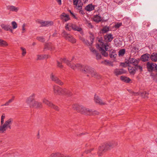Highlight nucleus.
<instances>
[{"label": "nucleus", "instance_id": "nucleus-43", "mask_svg": "<svg viewBox=\"0 0 157 157\" xmlns=\"http://www.w3.org/2000/svg\"><path fill=\"white\" fill-rule=\"evenodd\" d=\"M135 68L136 70H140V72H141L143 71V67L142 66L140 65H135Z\"/></svg>", "mask_w": 157, "mask_h": 157}, {"label": "nucleus", "instance_id": "nucleus-51", "mask_svg": "<svg viewBox=\"0 0 157 157\" xmlns=\"http://www.w3.org/2000/svg\"><path fill=\"white\" fill-rule=\"evenodd\" d=\"M102 63H103V62H102ZM103 63H104L105 64L107 65H109L110 63V62H109V61L107 60H104L103 62Z\"/></svg>", "mask_w": 157, "mask_h": 157}, {"label": "nucleus", "instance_id": "nucleus-8", "mask_svg": "<svg viewBox=\"0 0 157 157\" xmlns=\"http://www.w3.org/2000/svg\"><path fill=\"white\" fill-rule=\"evenodd\" d=\"M72 155L70 154H62L59 152L51 153L48 157H71Z\"/></svg>", "mask_w": 157, "mask_h": 157}, {"label": "nucleus", "instance_id": "nucleus-15", "mask_svg": "<svg viewBox=\"0 0 157 157\" xmlns=\"http://www.w3.org/2000/svg\"><path fill=\"white\" fill-rule=\"evenodd\" d=\"M94 100L96 103L100 105H103L107 104L105 102L103 101L99 96H96V95L94 96Z\"/></svg>", "mask_w": 157, "mask_h": 157}, {"label": "nucleus", "instance_id": "nucleus-35", "mask_svg": "<svg viewBox=\"0 0 157 157\" xmlns=\"http://www.w3.org/2000/svg\"><path fill=\"white\" fill-rule=\"evenodd\" d=\"M66 59L65 58H64L63 59L60 58V59L59 61L58 60L57 61V66L58 67H59L61 68H62L63 67V65H62V63H64V62H63V61L62 62L60 60L61 59Z\"/></svg>", "mask_w": 157, "mask_h": 157}, {"label": "nucleus", "instance_id": "nucleus-28", "mask_svg": "<svg viewBox=\"0 0 157 157\" xmlns=\"http://www.w3.org/2000/svg\"><path fill=\"white\" fill-rule=\"evenodd\" d=\"M128 69L131 75H134L135 74L136 71L135 67H132L129 66Z\"/></svg>", "mask_w": 157, "mask_h": 157}, {"label": "nucleus", "instance_id": "nucleus-7", "mask_svg": "<svg viewBox=\"0 0 157 157\" xmlns=\"http://www.w3.org/2000/svg\"><path fill=\"white\" fill-rule=\"evenodd\" d=\"M36 22L40 24L41 26L42 27H48L53 25V21H45L40 19H37Z\"/></svg>", "mask_w": 157, "mask_h": 157}, {"label": "nucleus", "instance_id": "nucleus-33", "mask_svg": "<svg viewBox=\"0 0 157 157\" xmlns=\"http://www.w3.org/2000/svg\"><path fill=\"white\" fill-rule=\"evenodd\" d=\"M89 73L90 74L91 76L94 78H98V74L95 71V70L93 68L90 72Z\"/></svg>", "mask_w": 157, "mask_h": 157}, {"label": "nucleus", "instance_id": "nucleus-50", "mask_svg": "<svg viewBox=\"0 0 157 157\" xmlns=\"http://www.w3.org/2000/svg\"><path fill=\"white\" fill-rule=\"evenodd\" d=\"M142 95H144V97H147V96L149 94L146 91H144L142 93Z\"/></svg>", "mask_w": 157, "mask_h": 157}, {"label": "nucleus", "instance_id": "nucleus-48", "mask_svg": "<svg viewBox=\"0 0 157 157\" xmlns=\"http://www.w3.org/2000/svg\"><path fill=\"white\" fill-rule=\"evenodd\" d=\"M122 25V23H118L117 24H116L115 25V29H118L119 28L120 26H121Z\"/></svg>", "mask_w": 157, "mask_h": 157}, {"label": "nucleus", "instance_id": "nucleus-13", "mask_svg": "<svg viewBox=\"0 0 157 157\" xmlns=\"http://www.w3.org/2000/svg\"><path fill=\"white\" fill-rule=\"evenodd\" d=\"M99 42H100V46L103 47V48L105 49L106 51H109L110 49V47L109 45L110 44L106 43L104 44L102 41V40H99Z\"/></svg>", "mask_w": 157, "mask_h": 157}, {"label": "nucleus", "instance_id": "nucleus-31", "mask_svg": "<svg viewBox=\"0 0 157 157\" xmlns=\"http://www.w3.org/2000/svg\"><path fill=\"white\" fill-rule=\"evenodd\" d=\"M120 79L122 81L126 83L129 82L131 80L129 78L124 76H121Z\"/></svg>", "mask_w": 157, "mask_h": 157}, {"label": "nucleus", "instance_id": "nucleus-58", "mask_svg": "<svg viewBox=\"0 0 157 157\" xmlns=\"http://www.w3.org/2000/svg\"><path fill=\"white\" fill-rule=\"evenodd\" d=\"M10 124H9L8 126V128L10 129H11V125H10Z\"/></svg>", "mask_w": 157, "mask_h": 157}, {"label": "nucleus", "instance_id": "nucleus-21", "mask_svg": "<svg viewBox=\"0 0 157 157\" xmlns=\"http://www.w3.org/2000/svg\"><path fill=\"white\" fill-rule=\"evenodd\" d=\"M65 28L68 29H79L75 25H73L71 23L68 24L65 26Z\"/></svg>", "mask_w": 157, "mask_h": 157}, {"label": "nucleus", "instance_id": "nucleus-27", "mask_svg": "<svg viewBox=\"0 0 157 157\" xmlns=\"http://www.w3.org/2000/svg\"><path fill=\"white\" fill-rule=\"evenodd\" d=\"M98 46L99 47V50L101 52V54L105 57L107 56L108 54L106 52V51L103 48V47L100 46L99 45H98Z\"/></svg>", "mask_w": 157, "mask_h": 157}, {"label": "nucleus", "instance_id": "nucleus-19", "mask_svg": "<svg viewBox=\"0 0 157 157\" xmlns=\"http://www.w3.org/2000/svg\"><path fill=\"white\" fill-rule=\"evenodd\" d=\"M126 72V71L123 69H116L114 71V74L117 76L125 73Z\"/></svg>", "mask_w": 157, "mask_h": 157}, {"label": "nucleus", "instance_id": "nucleus-56", "mask_svg": "<svg viewBox=\"0 0 157 157\" xmlns=\"http://www.w3.org/2000/svg\"><path fill=\"white\" fill-rule=\"evenodd\" d=\"M121 65L124 67H126V65L124 63H121Z\"/></svg>", "mask_w": 157, "mask_h": 157}, {"label": "nucleus", "instance_id": "nucleus-6", "mask_svg": "<svg viewBox=\"0 0 157 157\" xmlns=\"http://www.w3.org/2000/svg\"><path fill=\"white\" fill-rule=\"evenodd\" d=\"M13 122L12 119H9L5 121L4 124L0 126V133H4L5 132L9 124H11Z\"/></svg>", "mask_w": 157, "mask_h": 157}, {"label": "nucleus", "instance_id": "nucleus-1", "mask_svg": "<svg viewBox=\"0 0 157 157\" xmlns=\"http://www.w3.org/2000/svg\"><path fill=\"white\" fill-rule=\"evenodd\" d=\"M73 108L76 110L78 112L83 114L87 115H91L94 114H98L97 112L92 111L89 109L87 108L82 105H80L77 104H74L72 105Z\"/></svg>", "mask_w": 157, "mask_h": 157}, {"label": "nucleus", "instance_id": "nucleus-57", "mask_svg": "<svg viewBox=\"0 0 157 157\" xmlns=\"http://www.w3.org/2000/svg\"><path fill=\"white\" fill-rule=\"evenodd\" d=\"M58 4L60 5L61 4V0H56Z\"/></svg>", "mask_w": 157, "mask_h": 157}, {"label": "nucleus", "instance_id": "nucleus-41", "mask_svg": "<svg viewBox=\"0 0 157 157\" xmlns=\"http://www.w3.org/2000/svg\"><path fill=\"white\" fill-rule=\"evenodd\" d=\"M8 45L7 43L5 41L0 39V46H5Z\"/></svg>", "mask_w": 157, "mask_h": 157}, {"label": "nucleus", "instance_id": "nucleus-32", "mask_svg": "<svg viewBox=\"0 0 157 157\" xmlns=\"http://www.w3.org/2000/svg\"><path fill=\"white\" fill-rule=\"evenodd\" d=\"M105 39L109 42L111 41L113 39L112 35L111 34H109L104 36Z\"/></svg>", "mask_w": 157, "mask_h": 157}, {"label": "nucleus", "instance_id": "nucleus-30", "mask_svg": "<svg viewBox=\"0 0 157 157\" xmlns=\"http://www.w3.org/2000/svg\"><path fill=\"white\" fill-rule=\"evenodd\" d=\"M48 58V56L47 55H38L37 56V60H42L44 59H47Z\"/></svg>", "mask_w": 157, "mask_h": 157}, {"label": "nucleus", "instance_id": "nucleus-53", "mask_svg": "<svg viewBox=\"0 0 157 157\" xmlns=\"http://www.w3.org/2000/svg\"><path fill=\"white\" fill-rule=\"evenodd\" d=\"M81 7H81L80 9H78V10H79V13L81 14H83L85 13L84 12L83 10L81 9H82Z\"/></svg>", "mask_w": 157, "mask_h": 157}, {"label": "nucleus", "instance_id": "nucleus-54", "mask_svg": "<svg viewBox=\"0 0 157 157\" xmlns=\"http://www.w3.org/2000/svg\"><path fill=\"white\" fill-rule=\"evenodd\" d=\"M27 26V25L26 24H23L22 26V29H25L27 28L26 27Z\"/></svg>", "mask_w": 157, "mask_h": 157}, {"label": "nucleus", "instance_id": "nucleus-59", "mask_svg": "<svg viewBox=\"0 0 157 157\" xmlns=\"http://www.w3.org/2000/svg\"><path fill=\"white\" fill-rule=\"evenodd\" d=\"M103 32H104L105 33L107 32L109 30H101Z\"/></svg>", "mask_w": 157, "mask_h": 157}, {"label": "nucleus", "instance_id": "nucleus-29", "mask_svg": "<svg viewBox=\"0 0 157 157\" xmlns=\"http://www.w3.org/2000/svg\"><path fill=\"white\" fill-rule=\"evenodd\" d=\"M150 57L152 61L155 62L157 61V53H153L150 56Z\"/></svg>", "mask_w": 157, "mask_h": 157}, {"label": "nucleus", "instance_id": "nucleus-5", "mask_svg": "<svg viewBox=\"0 0 157 157\" xmlns=\"http://www.w3.org/2000/svg\"><path fill=\"white\" fill-rule=\"evenodd\" d=\"M53 89L54 93L55 95H63L66 90V88H60L56 85L53 86Z\"/></svg>", "mask_w": 157, "mask_h": 157}, {"label": "nucleus", "instance_id": "nucleus-63", "mask_svg": "<svg viewBox=\"0 0 157 157\" xmlns=\"http://www.w3.org/2000/svg\"><path fill=\"white\" fill-rule=\"evenodd\" d=\"M83 133H80V134H79V136H81V135H83Z\"/></svg>", "mask_w": 157, "mask_h": 157}, {"label": "nucleus", "instance_id": "nucleus-12", "mask_svg": "<svg viewBox=\"0 0 157 157\" xmlns=\"http://www.w3.org/2000/svg\"><path fill=\"white\" fill-rule=\"evenodd\" d=\"M35 94L33 93L30 96L27 98L26 100V103L29 105L31 107H32V105L33 104V102L35 101L34 100L35 97Z\"/></svg>", "mask_w": 157, "mask_h": 157}, {"label": "nucleus", "instance_id": "nucleus-44", "mask_svg": "<svg viewBox=\"0 0 157 157\" xmlns=\"http://www.w3.org/2000/svg\"><path fill=\"white\" fill-rule=\"evenodd\" d=\"M11 25L13 29H16L17 27V24L16 22L14 21H13L11 22Z\"/></svg>", "mask_w": 157, "mask_h": 157}, {"label": "nucleus", "instance_id": "nucleus-17", "mask_svg": "<svg viewBox=\"0 0 157 157\" xmlns=\"http://www.w3.org/2000/svg\"><path fill=\"white\" fill-rule=\"evenodd\" d=\"M74 4L76 6L77 9H80L83 5L82 2L79 0H73Z\"/></svg>", "mask_w": 157, "mask_h": 157}, {"label": "nucleus", "instance_id": "nucleus-14", "mask_svg": "<svg viewBox=\"0 0 157 157\" xmlns=\"http://www.w3.org/2000/svg\"><path fill=\"white\" fill-rule=\"evenodd\" d=\"M147 69L149 71H152L154 70L155 68L156 69V68L157 65L155 63H150L149 62H148L147 63Z\"/></svg>", "mask_w": 157, "mask_h": 157}, {"label": "nucleus", "instance_id": "nucleus-3", "mask_svg": "<svg viewBox=\"0 0 157 157\" xmlns=\"http://www.w3.org/2000/svg\"><path fill=\"white\" fill-rule=\"evenodd\" d=\"M62 62L63 61L68 66L71 67L73 70H75L77 68L80 69L82 71L84 65H82L81 64L77 63L76 64L73 63L71 64L70 62L65 59H61L60 60Z\"/></svg>", "mask_w": 157, "mask_h": 157}, {"label": "nucleus", "instance_id": "nucleus-47", "mask_svg": "<svg viewBox=\"0 0 157 157\" xmlns=\"http://www.w3.org/2000/svg\"><path fill=\"white\" fill-rule=\"evenodd\" d=\"M125 53V50L124 49L120 50L119 52V54L121 55H123Z\"/></svg>", "mask_w": 157, "mask_h": 157}, {"label": "nucleus", "instance_id": "nucleus-22", "mask_svg": "<svg viewBox=\"0 0 157 157\" xmlns=\"http://www.w3.org/2000/svg\"><path fill=\"white\" fill-rule=\"evenodd\" d=\"M93 69V68L90 66L87 65H84L83 68L82 69V71L85 72L89 73Z\"/></svg>", "mask_w": 157, "mask_h": 157}, {"label": "nucleus", "instance_id": "nucleus-49", "mask_svg": "<svg viewBox=\"0 0 157 157\" xmlns=\"http://www.w3.org/2000/svg\"><path fill=\"white\" fill-rule=\"evenodd\" d=\"M123 21L124 23L126 24L129 22L130 20L129 19L124 18L123 19Z\"/></svg>", "mask_w": 157, "mask_h": 157}, {"label": "nucleus", "instance_id": "nucleus-20", "mask_svg": "<svg viewBox=\"0 0 157 157\" xmlns=\"http://www.w3.org/2000/svg\"><path fill=\"white\" fill-rule=\"evenodd\" d=\"M150 57V55L148 53H146L142 55L140 59L143 62H145L148 61Z\"/></svg>", "mask_w": 157, "mask_h": 157}, {"label": "nucleus", "instance_id": "nucleus-42", "mask_svg": "<svg viewBox=\"0 0 157 157\" xmlns=\"http://www.w3.org/2000/svg\"><path fill=\"white\" fill-rule=\"evenodd\" d=\"M36 39L38 41L42 42H44L45 41L44 38L43 36H39L36 37Z\"/></svg>", "mask_w": 157, "mask_h": 157}, {"label": "nucleus", "instance_id": "nucleus-64", "mask_svg": "<svg viewBox=\"0 0 157 157\" xmlns=\"http://www.w3.org/2000/svg\"><path fill=\"white\" fill-rule=\"evenodd\" d=\"M11 33H13V30H10Z\"/></svg>", "mask_w": 157, "mask_h": 157}, {"label": "nucleus", "instance_id": "nucleus-55", "mask_svg": "<svg viewBox=\"0 0 157 157\" xmlns=\"http://www.w3.org/2000/svg\"><path fill=\"white\" fill-rule=\"evenodd\" d=\"M82 35H83V30H76Z\"/></svg>", "mask_w": 157, "mask_h": 157}, {"label": "nucleus", "instance_id": "nucleus-10", "mask_svg": "<svg viewBox=\"0 0 157 157\" xmlns=\"http://www.w3.org/2000/svg\"><path fill=\"white\" fill-rule=\"evenodd\" d=\"M50 78L52 81L54 82L55 83L59 85L62 86L64 84L63 82L53 73L51 74Z\"/></svg>", "mask_w": 157, "mask_h": 157}, {"label": "nucleus", "instance_id": "nucleus-9", "mask_svg": "<svg viewBox=\"0 0 157 157\" xmlns=\"http://www.w3.org/2000/svg\"><path fill=\"white\" fill-rule=\"evenodd\" d=\"M43 102L52 109H53L57 111H59V109L58 106L55 105L46 98L43 99Z\"/></svg>", "mask_w": 157, "mask_h": 157}, {"label": "nucleus", "instance_id": "nucleus-40", "mask_svg": "<svg viewBox=\"0 0 157 157\" xmlns=\"http://www.w3.org/2000/svg\"><path fill=\"white\" fill-rule=\"evenodd\" d=\"M66 90L65 92L63 93V94L66 95L68 96H71L72 94L71 91L67 89H66Z\"/></svg>", "mask_w": 157, "mask_h": 157}, {"label": "nucleus", "instance_id": "nucleus-4", "mask_svg": "<svg viewBox=\"0 0 157 157\" xmlns=\"http://www.w3.org/2000/svg\"><path fill=\"white\" fill-rule=\"evenodd\" d=\"M62 36L66 40L73 43H75L76 42V40L70 34L69 32L64 30L62 33Z\"/></svg>", "mask_w": 157, "mask_h": 157}, {"label": "nucleus", "instance_id": "nucleus-39", "mask_svg": "<svg viewBox=\"0 0 157 157\" xmlns=\"http://www.w3.org/2000/svg\"><path fill=\"white\" fill-rule=\"evenodd\" d=\"M21 51V55L22 57L25 56L27 53L26 50V49L23 47H21L20 48Z\"/></svg>", "mask_w": 157, "mask_h": 157}, {"label": "nucleus", "instance_id": "nucleus-60", "mask_svg": "<svg viewBox=\"0 0 157 157\" xmlns=\"http://www.w3.org/2000/svg\"><path fill=\"white\" fill-rule=\"evenodd\" d=\"M71 14L72 15L73 17H75V15H74V14L72 13L71 12Z\"/></svg>", "mask_w": 157, "mask_h": 157}, {"label": "nucleus", "instance_id": "nucleus-25", "mask_svg": "<svg viewBox=\"0 0 157 157\" xmlns=\"http://www.w3.org/2000/svg\"><path fill=\"white\" fill-rule=\"evenodd\" d=\"M54 47L52 44L51 43H46L45 44L44 47V49L47 50H53Z\"/></svg>", "mask_w": 157, "mask_h": 157}, {"label": "nucleus", "instance_id": "nucleus-38", "mask_svg": "<svg viewBox=\"0 0 157 157\" xmlns=\"http://www.w3.org/2000/svg\"><path fill=\"white\" fill-rule=\"evenodd\" d=\"M93 20L94 21L98 22L100 21L101 20V18L100 16L97 15L94 16Z\"/></svg>", "mask_w": 157, "mask_h": 157}, {"label": "nucleus", "instance_id": "nucleus-61", "mask_svg": "<svg viewBox=\"0 0 157 157\" xmlns=\"http://www.w3.org/2000/svg\"><path fill=\"white\" fill-rule=\"evenodd\" d=\"M36 43H35V42H33V44H32V45L33 46H35V45H36Z\"/></svg>", "mask_w": 157, "mask_h": 157}, {"label": "nucleus", "instance_id": "nucleus-52", "mask_svg": "<svg viewBox=\"0 0 157 157\" xmlns=\"http://www.w3.org/2000/svg\"><path fill=\"white\" fill-rule=\"evenodd\" d=\"M94 149V148L90 149L89 150H86L85 151V153L86 154H88L90 152L92 151H93Z\"/></svg>", "mask_w": 157, "mask_h": 157}, {"label": "nucleus", "instance_id": "nucleus-36", "mask_svg": "<svg viewBox=\"0 0 157 157\" xmlns=\"http://www.w3.org/2000/svg\"><path fill=\"white\" fill-rule=\"evenodd\" d=\"M94 7L92 4H90L87 6L86 8V10L88 11H90L93 10L94 9Z\"/></svg>", "mask_w": 157, "mask_h": 157}, {"label": "nucleus", "instance_id": "nucleus-45", "mask_svg": "<svg viewBox=\"0 0 157 157\" xmlns=\"http://www.w3.org/2000/svg\"><path fill=\"white\" fill-rule=\"evenodd\" d=\"M5 116L4 115V114H3L1 116V124L2 125L4 123V119L5 118Z\"/></svg>", "mask_w": 157, "mask_h": 157}, {"label": "nucleus", "instance_id": "nucleus-46", "mask_svg": "<svg viewBox=\"0 0 157 157\" xmlns=\"http://www.w3.org/2000/svg\"><path fill=\"white\" fill-rule=\"evenodd\" d=\"M1 26L2 27V29H10V26L8 25H6L4 24H2L1 25Z\"/></svg>", "mask_w": 157, "mask_h": 157}, {"label": "nucleus", "instance_id": "nucleus-24", "mask_svg": "<svg viewBox=\"0 0 157 157\" xmlns=\"http://www.w3.org/2000/svg\"><path fill=\"white\" fill-rule=\"evenodd\" d=\"M7 9L12 11L17 12L19 10V8L13 6H6Z\"/></svg>", "mask_w": 157, "mask_h": 157}, {"label": "nucleus", "instance_id": "nucleus-26", "mask_svg": "<svg viewBox=\"0 0 157 157\" xmlns=\"http://www.w3.org/2000/svg\"><path fill=\"white\" fill-rule=\"evenodd\" d=\"M61 18L63 21H67L70 19L69 15L66 14L64 13H63L60 16Z\"/></svg>", "mask_w": 157, "mask_h": 157}, {"label": "nucleus", "instance_id": "nucleus-34", "mask_svg": "<svg viewBox=\"0 0 157 157\" xmlns=\"http://www.w3.org/2000/svg\"><path fill=\"white\" fill-rule=\"evenodd\" d=\"M14 96H13L11 99H10L8 101H7L4 104L2 105V106H8L10 105V104L14 101Z\"/></svg>", "mask_w": 157, "mask_h": 157}, {"label": "nucleus", "instance_id": "nucleus-2", "mask_svg": "<svg viewBox=\"0 0 157 157\" xmlns=\"http://www.w3.org/2000/svg\"><path fill=\"white\" fill-rule=\"evenodd\" d=\"M117 145V144H114L113 142H110L104 144L98 148V156H101L107 151L113 148Z\"/></svg>", "mask_w": 157, "mask_h": 157}, {"label": "nucleus", "instance_id": "nucleus-18", "mask_svg": "<svg viewBox=\"0 0 157 157\" xmlns=\"http://www.w3.org/2000/svg\"><path fill=\"white\" fill-rule=\"evenodd\" d=\"M139 62V61L133 58H130L128 60V64H132L134 66L137 65Z\"/></svg>", "mask_w": 157, "mask_h": 157}, {"label": "nucleus", "instance_id": "nucleus-11", "mask_svg": "<svg viewBox=\"0 0 157 157\" xmlns=\"http://www.w3.org/2000/svg\"><path fill=\"white\" fill-rule=\"evenodd\" d=\"M79 38L80 40H82L84 43L86 44L87 46H88L89 48L92 47L91 45L93 43V40L94 39V37L93 35H92L90 37V41L91 43H90L87 40H85L82 37L79 36Z\"/></svg>", "mask_w": 157, "mask_h": 157}, {"label": "nucleus", "instance_id": "nucleus-37", "mask_svg": "<svg viewBox=\"0 0 157 157\" xmlns=\"http://www.w3.org/2000/svg\"><path fill=\"white\" fill-rule=\"evenodd\" d=\"M109 55L110 57L111 58H113L114 59H115L117 56L116 51L114 50L110 51V52Z\"/></svg>", "mask_w": 157, "mask_h": 157}, {"label": "nucleus", "instance_id": "nucleus-62", "mask_svg": "<svg viewBox=\"0 0 157 157\" xmlns=\"http://www.w3.org/2000/svg\"><path fill=\"white\" fill-rule=\"evenodd\" d=\"M56 33H54L53 35H52V36H56Z\"/></svg>", "mask_w": 157, "mask_h": 157}, {"label": "nucleus", "instance_id": "nucleus-16", "mask_svg": "<svg viewBox=\"0 0 157 157\" xmlns=\"http://www.w3.org/2000/svg\"><path fill=\"white\" fill-rule=\"evenodd\" d=\"M90 51L93 54L95 55L96 56V59L98 60L100 59L101 58V55L99 53L97 50L92 47H90Z\"/></svg>", "mask_w": 157, "mask_h": 157}, {"label": "nucleus", "instance_id": "nucleus-23", "mask_svg": "<svg viewBox=\"0 0 157 157\" xmlns=\"http://www.w3.org/2000/svg\"><path fill=\"white\" fill-rule=\"evenodd\" d=\"M32 107H35L38 108H41L42 107V103L41 102L35 101L33 102V104L32 105Z\"/></svg>", "mask_w": 157, "mask_h": 157}]
</instances>
